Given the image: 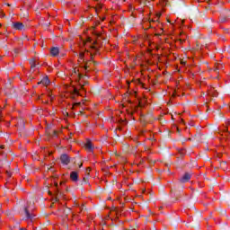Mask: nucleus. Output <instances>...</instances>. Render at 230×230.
<instances>
[{
    "mask_svg": "<svg viewBox=\"0 0 230 230\" xmlns=\"http://www.w3.org/2000/svg\"><path fill=\"white\" fill-rule=\"evenodd\" d=\"M88 40H91V38H88Z\"/></svg>",
    "mask_w": 230,
    "mask_h": 230,
    "instance_id": "nucleus-44",
    "label": "nucleus"
},
{
    "mask_svg": "<svg viewBox=\"0 0 230 230\" xmlns=\"http://www.w3.org/2000/svg\"><path fill=\"white\" fill-rule=\"evenodd\" d=\"M91 60H93V56L91 57Z\"/></svg>",
    "mask_w": 230,
    "mask_h": 230,
    "instance_id": "nucleus-45",
    "label": "nucleus"
},
{
    "mask_svg": "<svg viewBox=\"0 0 230 230\" xmlns=\"http://www.w3.org/2000/svg\"><path fill=\"white\" fill-rule=\"evenodd\" d=\"M60 197H62V192L58 190L56 192V197L53 199L54 202H58Z\"/></svg>",
    "mask_w": 230,
    "mask_h": 230,
    "instance_id": "nucleus-14",
    "label": "nucleus"
},
{
    "mask_svg": "<svg viewBox=\"0 0 230 230\" xmlns=\"http://www.w3.org/2000/svg\"><path fill=\"white\" fill-rule=\"evenodd\" d=\"M158 17H161V13L158 14Z\"/></svg>",
    "mask_w": 230,
    "mask_h": 230,
    "instance_id": "nucleus-42",
    "label": "nucleus"
},
{
    "mask_svg": "<svg viewBox=\"0 0 230 230\" xmlns=\"http://www.w3.org/2000/svg\"><path fill=\"white\" fill-rule=\"evenodd\" d=\"M209 94H211V96H214V98H217V96H218V93L215 88H210Z\"/></svg>",
    "mask_w": 230,
    "mask_h": 230,
    "instance_id": "nucleus-13",
    "label": "nucleus"
},
{
    "mask_svg": "<svg viewBox=\"0 0 230 230\" xmlns=\"http://www.w3.org/2000/svg\"><path fill=\"white\" fill-rule=\"evenodd\" d=\"M80 209H81V211H84V209H85V206L82 205V206L80 207Z\"/></svg>",
    "mask_w": 230,
    "mask_h": 230,
    "instance_id": "nucleus-26",
    "label": "nucleus"
},
{
    "mask_svg": "<svg viewBox=\"0 0 230 230\" xmlns=\"http://www.w3.org/2000/svg\"><path fill=\"white\" fill-rule=\"evenodd\" d=\"M92 49H96V47H94V46H92Z\"/></svg>",
    "mask_w": 230,
    "mask_h": 230,
    "instance_id": "nucleus-31",
    "label": "nucleus"
},
{
    "mask_svg": "<svg viewBox=\"0 0 230 230\" xmlns=\"http://www.w3.org/2000/svg\"><path fill=\"white\" fill-rule=\"evenodd\" d=\"M8 177H12V173L10 172H6Z\"/></svg>",
    "mask_w": 230,
    "mask_h": 230,
    "instance_id": "nucleus-29",
    "label": "nucleus"
},
{
    "mask_svg": "<svg viewBox=\"0 0 230 230\" xmlns=\"http://www.w3.org/2000/svg\"><path fill=\"white\" fill-rule=\"evenodd\" d=\"M74 94H76L77 96H80V93L78 92V89L74 88Z\"/></svg>",
    "mask_w": 230,
    "mask_h": 230,
    "instance_id": "nucleus-23",
    "label": "nucleus"
},
{
    "mask_svg": "<svg viewBox=\"0 0 230 230\" xmlns=\"http://www.w3.org/2000/svg\"><path fill=\"white\" fill-rule=\"evenodd\" d=\"M91 60L90 61H86L85 64H84V71H89V64H90Z\"/></svg>",
    "mask_w": 230,
    "mask_h": 230,
    "instance_id": "nucleus-16",
    "label": "nucleus"
},
{
    "mask_svg": "<svg viewBox=\"0 0 230 230\" xmlns=\"http://www.w3.org/2000/svg\"><path fill=\"white\" fill-rule=\"evenodd\" d=\"M40 84H42V83L39 82V83H38V85H40Z\"/></svg>",
    "mask_w": 230,
    "mask_h": 230,
    "instance_id": "nucleus-40",
    "label": "nucleus"
},
{
    "mask_svg": "<svg viewBox=\"0 0 230 230\" xmlns=\"http://www.w3.org/2000/svg\"><path fill=\"white\" fill-rule=\"evenodd\" d=\"M48 170L50 171V172H55V170H53V167H52V166L48 167Z\"/></svg>",
    "mask_w": 230,
    "mask_h": 230,
    "instance_id": "nucleus-25",
    "label": "nucleus"
},
{
    "mask_svg": "<svg viewBox=\"0 0 230 230\" xmlns=\"http://www.w3.org/2000/svg\"><path fill=\"white\" fill-rule=\"evenodd\" d=\"M226 164V162H222V163H221V164Z\"/></svg>",
    "mask_w": 230,
    "mask_h": 230,
    "instance_id": "nucleus-36",
    "label": "nucleus"
},
{
    "mask_svg": "<svg viewBox=\"0 0 230 230\" xmlns=\"http://www.w3.org/2000/svg\"><path fill=\"white\" fill-rule=\"evenodd\" d=\"M11 28H13V30L22 31L24 30V24L20 22H13Z\"/></svg>",
    "mask_w": 230,
    "mask_h": 230,
    "instance_id": "nucleus-2",
    "label": "nucleus"
},
{
    "mask_svg": "<svg viewBox=\"0 0 230 230\" xmlns=\"http://www.w3.org/2000/svg\"><path fill=\"white\" fill-rule=\"evenodd\" d=\"M40 84H42V85H49V78L48 76L43 77Z\"/></svg>",
    "mask_w": 230,
    "mask_h": 230,
    "instance_id": "nucleus-10",
    "label": "nucleus"
},
{
    "mask_svg": "<svg viewBox=\"0 0 230 230\" xmlns=\"http://www.w3.org/2000/svg\"><path fill=\"white\" fill-rule=\"evenodd\" d=\"M225 33H229V29H224Z\"/></svg>",
    "mask_w": 230,
    "mask_h": 230,
    "instance_id": "nucleus-28",
    "label": "nucleus"
},
{
    "mask_svg": "<svg viewBox=\"0 0 230 230\" xmlns=\"http://www.w3.org/2000/svg\"><path fill=\"white\" fill-rule=\"evenodd\" d=\"M93 44H98V41H94Z\"/></svg>",
    "mask_w": 230,
    "mask_h": 230,
    "instance_id": "nucleus-38",
    "label": "nucleus"
},
{
    "mask_svg": "<svg viewBox=\"0 0 230 230\" xmlns=\"http://www.w3.org/2000/svg\"><path fill=\"white\" fill-rule=\"evenodd\" d=\"M60 53V49L58 47H53L50 49V54L52 57H58V55Z\"/></svg>",
    "mask_w": 230,
    "mask_h": 230,
    "instance_id": "nucleus-4",
    "label": "nucleus"
},
{
    "mask_svg": "<svg viewBox=\"0 0 230 230\" xmlns=\"http://www.w3.org/2000/svg\"><path fill=\"white\" fill-rule=\"evenodd\" d=\"M87 84H89V82L84 81L83 84L81 83H79V85H80L81 89H84V86L87 85Z\"/></svg>",
    "mask_w": 230,
    "mask_h": 230,
    "instance_id": "nucleus-21",
    "label": "nucleus"
},
{
    "mask_svg": "<svg viewBox=\"0 0 230 230\" xmlns=\"http://www.w3.org/2000/svg\"><path fill=\"white\" fill-rule=\"evenodd\" d=\"M0 148H2V149L4 148V146H1Z\"/></svg>",
    "mask_w": 230,
    "mask_h": 230,
    "instance_id": "nucleus-37",
    "label": "nucleus"
},
{
    "mask_svg": "<svg viewBox=\"0 0 230 230\" xmlns=\"http://www.w3.org/2000/svg\"><path fill=\"white\" fill-rule=\"evenodd\" d=\"M79 62H84V59L80 58Z\"/></svg>",
    "mask_w": 230,
    "mask_h": 230,
    "instance_id": "nucleus-34",
    "label": "nucleus"
},
{
    "mask_svg": "<svg viewBox=\"0 0 230 230\" xmlns=\"http://www.w3.org/2000/svg\"><path fill=\"white\" fill-rule=\"evenodd\" d=\"M73 73H74L75 75H78V70H76V68H74Z\"/></svg>",
    "mask_w": 230,
    "mask_h": 230,
    "instance_id": "nucleus-24",
    "label": "nucleus"
},
{
    "mask_svg": "<svg viewBox=\"0 0 230 230\" xmlns=\"http://www.w3.org/2000/svg\"><path fill=\"white\" fill-rule=\"evenodd\" d=\"M82 166H84V164H79V168H82Z\"/></svg>",
    "mask_w": 230,
    "mask_h": 230,
    "instance_id": "nucleus-30",
    "label": "nucleus"
},
{
    "mask_svg": "<svg viewBox=\"0 0 230 230\" xmlns=\"http://www.w3.org/2000/svg\"><path fill=\"white\" fill-rule=\"evenodd\" d=\"M49 195H53V193H51V191L49 190Z\"/></svg>",
    "mask_w": 230,
    "mask_h": 230,
    "instance_id": "nucleus-33",
    "label": "nucleus"
},
{
    "mask_svg": "<svg viewBox=\"0 0 230 230\" xmlns=\"http://www.w3.org/2000/svg\"><path fill=\"white\" fill-rule=\"evenodd\" d=\"M60 161L65 166H67L71 163V158L67 154H63L60 155Z\"/></svg>",
    "mask_w": 230,
    "mask_h": 230,
    "instance_id": "nucleus-1",
    "label": "nucleus"
},
{
    "mask_svg": "<svg viewBox=\"0 0 230 230\" xmlns=\"http://www.w3.org/2000/svg\"><path fill=\"white\" fill-rule=\"evenodd\" d=\"M77 76H78L77 82H78V84H80V80H82V78H85V76H87V75H84L82 74H78Z\"/></svg>",
    "mask_w": 230,
    "mask_h": 230,
    "instance_id": "nucleus-17",
    "label": "nucleus"
},
{
    "mask_svg": "<svg viewBox=\"0 0 230 230\" xmlns=\"http://www.w3.org/2000/svg\"><path fill=\"white\" fill-rule=\"evenodd\" d=\"M20 230H26V228H20Z\"/></svg>",
    "mask_w": 230,
    "mask_h": 230,
    "instance_id": "nucleus-39",
    "label": "nucleus"
},
{
    "mask_svg": "<svg viewBox=\"0 0 230 230\" xmlns=\"http://www.w3.org/2000/svg\"><path fill=\"white\" fill-rule=\"evenodd\" d=\"M56 186H58V183H56Z\"/></svg>",
    "mask_w": 230,
    "mask_h": 230,
    "instance_id": "nucleus-46",
    "label": "nucleus"
},
{
    "mask_svg": "<svg viewBox=\"0 0 230 230\" xmlns=\"http://www.w3.org/2000/svg\"><path fill=\"white\" fill-rule=\"evenodd\" d=\"M82 103L81 102H76L75 105H81Z\"/></svg>",
    "mask_w": 230,
    "mask_h": 230,
    "instance_id": "nucleus-32",
    "label": "nucleus"
},
{
    "mask_svg": "<svg viewBox=\"0 0 230 230\" xmlns=\"http://www.w3.org/2000/svg\"><path fill=\"white\" fill-rule=\"evenodd\" d=\"M66 116H69V114L67 112H66Z\"/></svg>",
    "mask_w": 230,
    "mask_h": 230,
    "instance_id": "nucleus-43",
    "label": "nucleus"
},
{
    "mask_svg": "<svg viewBox=\"0 0 230 230\" xmlns=\"http://www.w3.org/2000/svg\"><path fill=\"white\" fill-rule=\"evenodd\" d=\"M200 137H202V135L200 134L195 135L196 141H200Z\"/></svg>",
    "mask_w": 230,
    "mask_h": 230,
    "instance_id": "nucleus-22",
    "label": "nucleus"
},
{
    "mask_svg": "<svg viewBox=\"0 0 230 230\" xmlns=\"http://www.w3.org/2000/svg\"><path fill=\"white\" fill-rule=\"evenodd\" d=\"M191 179V174L190 172H185L183 176L180 179V182H188Z\"/></svg>",
    "mask_w": 230,
    "mask_h": 230,
    "instance_id": "nucleus-3",
    "label": "nucleus"
},
{
    "mask_svg": "<svg viewBox=\"0 0 230 230\" xmlns=\"http://www.w3.org/2000/svg\"><path fill=\"white\" fill-rule=\"evenodd\" d=\"M48 136L50 137H58L57 130L47 131Z\"/></svg>",
    "mask_w": 230,
    "mask_h": 230,
    "instance_id": "nucleus-9",
    "label": "nucleus"
},
{
    "mask_svg": "<svg viewBox=\"0 0 230 230\" xmlns=\"http://www.w3.org/2000/svg\"><path fill=\"white\" fill-rule=\"evenodd\" d=\"M29 63L31 64V68L33 69L37 67V64L35 63V58H31L29 60Z\"/></svg>",
    "mask_w": 230,
    "mask_h": 230,
    "instance_id": "nucleus-15",
    "label": "nucleus"
},
{
    "mask_svg": "<svg viewBox=\"0 0 230 230\" xmlns=\"http://www.w3.org/2000/svg\"><path fill=\"white\" fill-rule=\"evenodd\" d=\"M227 17H230V14L228 15H224L222 14L220 17H219V22H227Z\"/></svg>",
    "mask_w": 230,
    "mask_h": 230,
    "instance_id": "nucleus-12",
    "label": "nucleus"
},
{
    "mask_svg": "<svg viewBox=\"0 0 230 230\" xmlns=\"http://www.w3.org/2000/svg\"><path fill=\"white\" fill-rule=\"evenodd\" d=\"M224 69V65L220 63L216 64V67L214 68L215 73H218V71Z\"/></svg>",
    "mask_w": 230,
    "mask_h": 230,
    "instance_id": "nucleus-8",
    "label": "nucleus"
},
{
    "mask_svg": "<svg viewBox=\"0 0 230 230\" xmlns=\"http://www.w3.org/2000/svg\"><path fill=\"white\" fill-rule=\"evenodd\" d=\"M70 179L73 181V182H78V172H72L70 173Z\"/></svg>",
    "mask_w": 230,
    "mask_h": 230,
    "instance_id": "nucleus-5",
    "label": "nucleus"
},
{
    "mask_svg": "<svg viewBox=\"0 0 230 230\" xmlns=\"http://www.w3.org/2000/svg\"><path fill=\"white\" fill-rule=\"evenodd\" d=\"M140 123L143 127H146V123H148V116L142 115L140 118Z\"/></svg>",
    "mask_w": 230,
    "mask_h": 230,
    "instance_id": "nucleus-6",
    "label": "nucleus"
},
{
    "mask_svg": "<svg viewBox=\"0 0 230 230\" xmlns=\"http://www.w3.org/2000/svg\"><path fill=\"white\" fill-rule=\"evenodd\" d=\"M7 215H8V217H10V215H11L10 212H8Z\"/></svg>",
    "mask_w": 230,
    "mask_h": 230,
    "instance_id": "nucleus-41",
    "label": "nucleus"
},
{
    "mask_svg": "<svg viewBox=\"0 0 230 230\" xmlns=\"http://www.w3.org/2000/svg\"><path fill=\"white\" fill-rule=\"evenodd\" d=\"M50 24H51V23L49 22H43V23H42V27L45 28V29H48V28H49V25H50Z\"/></svg>",
    "mask_w": 230,
    "mask_h": 230,
    "instance_id": "nucleus-19",
    "label": "nucleus"
},
{
    "mask_svg": "<svg viewBox=\"0 0 230 230\" xmlns=\"http://www.w3.org/2000/svg\"><path fill=\"white\" fill-rule=\"evenodd\" d=\"M14 53H15V55L19 54V49H15Z\"/></svg>",
    "mask_w": 230,
    "mask_h": 230,
    "instance_id": "nucleus-27",
    "label": "nucleus"
},
{
    "mask_svg": "<svg viewBox=\"0 0 230 230\" xmlns=\"http://www.w3.org/2000/svg\"><path fill=\"white\" fill-rule=\"evenodd\" d=\"M84 57H85V53H84V52L79 53V58H81L83 60V62H85V59L84 58Z\"/></svg>",
    "mask_w": 230,
    "mask_h": 230,
    "instance_id": "nucleus-18",
    "label": "nucleus"
},
{
    "mask_svg": "<svg viewBox=\"0 0 230 230\" xmlns=\"http://www.w3.org/2000/svg\"><path fill=\"white\" fill-rule=\"evenodd\" d=\"M89 184V180H88V178L87 177H84V178H83V181H82V184Z\"/></svg>",
    "mask_w": 230,
    "mask_h": 230,
    "instance_id": "nucleus-20",
    "label": "nucleus"
},
{
    "mask_svg": "<svg viewBox=\"0 0 230 230\" xmlns=\"http://www.w3.org/2000/svg\"><path fill=\"white\" fill-rule=\"evenodd\" d=\"M85 148H87V150H90V152H93V143L91 142V140H87L86 144H85Z\"/></svg>",
    "mask_w": 230,
    "mask_h": 230,
    "instance_id": "nucleus-11",
    "label": "nucleus"
},
{
    "mask_svg": "<svg viewBox=\"0 0 230 230\" xmlns=\"http://www.w3.org/2000/svg\"><path fill=\"white\" fill-rule=\"evenodd\" d=\"M138 107H142L141 102L138 103Z\"/></svg>",
    "mask_w": 230,
    "mask_h": 230,
    "instance_id": "nucleus-35",
    "label": "nucleus"
},
{
    "mask_svg": "<svg viewBox=\"0 0 230 230\" xmlns=\"http://www.w3.org/2000/svg\"><path fill=\"white\" fill-rule=\"evenodd\" d=\"M0 28H1V24H0Z\"/></svg>",
    "mask_w": 230,
    "mask_h": 230,
    "instance_id": "nucleus-47",
    "label": "nucleus"
},
{
    "mask_svg": "<svg viewBox=\"0 0 230 230\" xmlns=\"http://www.w3.org/2000/svg\"><path fill=\"white\" fill-rule=\"evenodd\" d=\"M23 211L25 213L27 220L33 218V216L30 213V210H28L27 207H24Z\"/></svg>",
    "mask_w": 230,
    "mask_h": 230,
    "instance_id": "nucleus-7",
    "label": "nucleus"
}]
</instances>
